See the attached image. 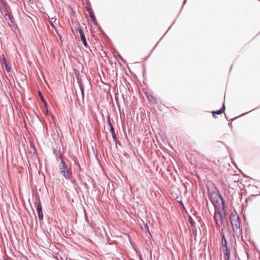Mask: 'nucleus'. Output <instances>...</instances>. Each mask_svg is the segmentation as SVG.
Wrapping results in <instances>:
<instances>
[{
    "mask_svg": "<svg viewBox=\"0 0 260 260\" xmlns=\"http://www.w3.org/2000/svg\"><path fill=\"white\" fill-rule=\"evenodd\" d=\"M37 212L38 214L39 218L42 220L43 218V214L42 213V208L41 205V203L39 202L37 205Z\"/></svg>",
    "mask_w": 260,
    "mask_h": 260,
    "instance_id": "7",
    "label": "nucleus"
},
{
    "mask_svg": "<svg viewBox=\"0 0 260 260\" xmlns=\"http://www.w3.org/2000/svg\"><path fill=\"white\" fill-rule=\"evenodd\" d=\"M231 223L232 225L233 230L235 233L241 232V222L238 215L237 213H232L230 215Z\"/></svg>",
    "mask_w": 260,
    "mask_h": 260,
    "instance_id": "2",
    "label": "nucleus"
},
{
    "mask_svg": "<svg viewBox=\"0 0 260 260\" xmlns=\"http://www.w3.org/2000/svg\"><path fill=\"white\" fill-rule=\"evenodd\" d=\"M55 31H56V30H55ZM56 33L57 34V35H58V37H59V39L61 41V38H62L61 36V35H60L59 34H58L57 33V32H56Z\"/></svg>",
    "mask_w": 260,
    "mask_h": 260,
    "instance_id": "16",
    "label": "nucleus"
},
{
    "mask_svg": "<svg viewBox=\"0 0 260 260\" xmlns=\"http://www.w3.org/2000/svg\"><path fill=\"white\" fill-rule=\"evenodd\" d=\"M59 172L67 179H70L72 176L71 170L68 168L67 164L62 159L59 166Z\"/></svg>",
    "mask_w": 260,
    "mask_h": 260,
    "instance_id": "3",
    "label": "nucleus"
},
{
    "mask_svg": "<svg viewBox=\"0 0 260 260\" xmlns=\"http://www.w3.org/2000/svg\"><path fill=\"white\" fill-rule=\"evenodd\" d=\"M212 202L215 207L214 219L219 228L224 226L223 220L225 217L224 211V202L221 196L218 193L211 194Z\"/></svg>",
    "mask_w": 260,
    "mask_h": 260,
    "instance_id": "1",
    "label": "nucleus"
},
{
    "mask_svg": "<svg viewBox=\"0 0 260 260\" xmlns=\"http://www.w3.org/2000/svg\"><path fill=\"white\" fill-rule=\"evenodd\" d=\"M108 123H109V125L110 126V132L112 134V137H113V140L115 142V143H117L118 142V139L116 136V134L115 133V132H114V128L112 125V123L110 121V120H109L108 121Z\"/></svg>",
    "mask_w": 260,
    "mask_h": 260,
    "instance_id": "5",
    "label": "nucleus"
},
{
    "mask_svg": "<svg viewBox=\"0 0 260 260\" xmlns=\"http://www.w3.org/2000/svg\"><path fill=\"white\" fill-rule=\"evenodd\" d=\"M76 30L79 33L81 40L83 45L85 47H86L87 46V42H86V38H85V35H84V34L82 28H81V27H78L76 29Z\"/></svg>",
    "mask_w": 260,
    "mask_h": 260,
    "instance_id": "4",
    "label": "nucleus"
},
{
    "mask_svg": "<svg viewBox=\"0 0 260 260\" xmlns=\"http://www.w3.org/2000/svg\"><path fill=\"white\" fill-rule=\"evenodd\" d=\"M190 224H191V225L192 226H193L194 225L195 222H194V221L193 220V219L191 217H190Z\"/></svg>",
    "mask_w": 260,
    "mask_h": 260,
    "instance_id": "15",
    "label": "nucleus"
},
{
    "mask_svg": "<svg viewBox=\"0 0 260 260\" xmlns=\"http://www.w3.org/2000/svg\"><path fill=\"white\" fill-rule=\"evenodd\" d=\"M39 96H40V99H41V101H42L43 102H44V104H45V105H47V103H46V101H45V100L44 98H43V95H42V93H41L40 91H39Z\"/></svg>",
    "mask_w": 260,
    "mask_h": 260,
    "instance_id": "13",
    "label": "nucleus"
},
{
    "mask_svg": "<svg viewBox=\"0 0 260 260\" xmlns=\"http://www.w3.org/2000/svg\"><path fill=\"white\" fill-rule=\"evenodd\" d=\"M5 18L6 20L8 21V23L10 25V23H13L12 20V16L11 14L9 13H7L5 15Z\"/></svg>",
    "mask_w": 260,
    "mask_h": 260,
    "instance_id": "11",
    "label": "nucleus"
},
{
    "mask_svg": "<svg viewBox=\"0 0 260 260\" xmlns=\"http://www.w3.org/2000/svg\"><path fill=\"white\" fill-rule=\"evenodd\" d=\"M221 243L223 248L227 247V242L224 235L222 236Z\"/></svg>",
    "mask_w": 260,
    "mask_h": 260,
    "instance_id": "12",
    "label": "nucleus"
},
{
    "mask_svg": "<svg viewBox=\"0 0 260 260\" xmlns=\"http://www.w3.org/2000/svg\"><path fill=\"white\" fill-rule=\"evenodd\" d=\"M87 11L89 13L91 21L95 24L96 22V21L92 9L90 7H87Z\"/></svg>",
    "mask_w": 260,
    "mask_h": 260,
    "instance_id": "6",
    "label": "nucleus"
},
{
    "mask_svg": "<svg viewBox=\"0 0 260 260\" xmlns=\"http://www.w3.org/2000/svg\"><path fill=\"white\" fill-rule=\"evenodd\" d=\"M56 20V18L54 19L53 18H51V19L50 20L51 24L52 26L54 28H55V26L53 24V23L55 22Z\"/></svg>",
    "mask_w": 260,
    "mask_h": 260,
    "instance_id": "14",
    "label": "nucleus"
},
{
    "mask_svg": "<svg viewBox=\"0 0 260 260\" xmlns=\"http://www.w3.org/2000/svg\"><path fill=\"white\" fill-rule=\"evenodd\" d=\"M225 110V107L224 105L223 104L222 106V107L219 110L216 111H213L212 112V116L214 118H216L217 117L216 116V114H221Z\"/></svg>",
    "mask_w": 260,
    "mask_h": 260,
    "instance_id": "10",
    "label": "nucleus"
},
{
    "mask_svg": "<svg viewBox=\"0 0 260 260\" xmlns=\"http://www.w3.org/2000/svg\"><path fill=\"white\" fill-rule=\"evenodd\" d=\"M223 254L224 255V259L229 260L230 258V251L228 248V247H224L223 249Z\"/></svg>",
    "mask_w": 260,
    "mask_h": 260,
    "instance_id": "9",
    "label": "nucleus"
},
{
    "mask_svg": "<svg viewBox=\"0 0 260 260\" xmlns=\"http://www.w3.org/2000/svg\"><path fill=\"white\" fill-rule=\"evenodd\" d=\"M1 63L5 65V67L7 72H10V68L9 67L8 61L4 56H3V58L1 60Z\"/></svg>",
    "mask_w": 260,
    "mask_h": 260,
    "instance_id": "8",
    "label": "nucleus"
}]
</instances>
